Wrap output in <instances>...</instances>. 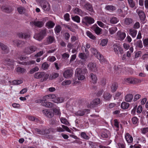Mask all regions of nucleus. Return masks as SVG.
<instances>
[{"label":"nucleus","mask_w":148,"mask_h":148,"mask_svg":"<svg viewBox=\"0 0 148 148\" xmlns=\"http://www.w3.org/2000/svg\"><path fill=\"white\" fill-rule=\"evenodd\" d=\"M45 99H51L52 101L56 103H60L64 101V99L63 97H60L54 95H49L44 96Z\"/></svg>","instance_id":"obj_1"},{"label":"nucleus","mask_w":148,"mask_h":148,"mask_svg":"<svg viewBox=\"0 0 148 148\" xmlns=\"http://www.w3.org/2000/svg\"><path fill=\"white\" fill-rule=\"evenodd\" d=\"M85 70H82L80 68L77 69L75 71V75L79 80H83L85 79L84 76Z\"/></svg>","instance_id":"obj_2"},{"label":"nucleus","mask_w":148,"mask_h":148,"mask_svg":"<svg viewBox=\"0 0 148 148\" xmlns=\"http://www.w3.org/2000/svg\"><path fill=\"white\" fill-rule=\"evenodd\" d=\"M40 3V5L44 11H48L50 10V5L47 1L45 0H41Z\"/></svg>","instance_id":"obj_3"},{"label":"nucleus","mask_w":148,"mask_h":148,"mask_svg":"<svg viewBox=\"0 0 148 148\" xmlns=\"http://www.w3.org/2000/svg\"><path fill=\"white\" fill-rule=\"evenodd\" d=\"M46 33L45 30H41L39 33L35 35L34 37V38L39 41L41 40L45 36Z\"/></svg>","instance_id":"obj_4"},{"label":"nucleus","mask_w":148,"mask_h":148,"mask_svg":"<svg viewBox=\"0 0 148 148\" xmlns=\"http://www.w3.org/2000/svg\"><path fill=\"white\" fill-rule=\"evenodd\" d=\"M37 49V47L34 46H30L25 48L23 51L24 53L28 55L30 54Z\"/></svg>","instance_id":"obj_5"},{"label":"nucleus","mask_w":148,"mask_h":148,"mask_svg":"<svg viewBox=\"0 0 148 148\" xmlns=\"http://www.w3.org/2000/svg\"><path fill=\"white\" fill-rule=\"evenodd\" d=\"M113 48L115 53L118 55L119 54V51L121 54H122L124 53L123 48L120 46L119 45L114 44L113 46Z\"/></svg>","instance_id":"obj_6"},{"label":"nucleus","mask_w":148,"mask_h":148,"mask_svg":"<svg viewBox=\"0 0 148 148\" xmlns=\"http://www.w3.org/2000/svg\"><path fill=\"white\" fill-rule=\"evenodd\" d=\"M95 21L94 19L90 17L86 16L83 19V23L86 24H91L93 23Z\"/></svg>","instance_id":"obj_7"},{"label":"nucleus","mask_w":148,"mask_h":148,"mask_svg":"<svg viewBox=\"0 0 148 148\" xmlns=\"http://www.w3.org/2000/svg\"><path fill=\"white\" fill-rule=\"evenodd\" d=\"M30 25L32 27L33 25L39 28L42 27L44 25V23L42 21H33L30 23Z\"/></svg>","instance_id":"obj_8"},{"label":"nucleus","mask_w":148,"mask_h":148,"mask_svg":"<svg viewBox=\"0 0 148 148\" xmlns=\"http://www.w3.org/2000/svg\"><path fill=\"white\" fill-rule=\"evenodd\" d=\"M136 12L141 21H144L146 18V15L144 12L142 10H136Z\"/></svg>","instance_id":"obj_9"},{"label":"nucleus","mask_w":148,"mask_h":148,"mask_svg":"<svg viewBox=\"0 0 148 148\" xmlns=\"http://www.w3.org/2000/svg\"><path fill=\"white\" fill-rule=\"evenodd\" d=\"M42 112L46 116L49 118H52L54 116L53 113L51 111L48 109L43 110Z\"/></svg>","instance_id":"obj_10"},{"label":"nucleus","mask_w":148,"mask_h":148,"mask_svg":"<svg viewBox=\"0 0 148 148\" xmlns=\"http://www.w3.org/2000/svg\"><path fill=\"white\" fill-rule=\"evenodd\" d=\"M1 10L3 12L7 13H10L12 12L13 9L10 6H2L1 8Z\"/></svg>","instance_id":"obj_11"},{"label":"nucleus","mask_w":148,"mask_h":148,"mask_svg":"<svg viewBox=\"0 0 148 148\" xmlns=\"http://www.w3.org/2000/svg\"><path fill=\"white\" fill-rule=\"evenodd\" d=\"M95 33L97 35H99L101 34V29L98 27L96 24L94 25L91 28Z\"/></svg>","instance_id":"obj_12"},{"label":"nucleus","mask_w":148,"mask_h":148,"mask_svg":"<svg viewBox=\"0 0 148 148\" xmlns=\"http://www.w3.org/2000/svg\"><path fill=\"white\" fill-rule=\"evenodd\" d=\"M0 47L2 51V54H6L9 52L10 50L9 48L2 43H1Z\"/></svg>","instance_id":"obj_13"},{"label":"nucleus","mask_w":148,"mask_h":148,"mask_svg":"<svg viewBox=\"0 0 148 148\" xmlns=\"http://www.w3.org/2000/svg\"><path fill=\"white\" fill-rule=\"evenodd\" d=\"M44 99H45V100H42L41 101V105L42 106L47 108H51L53 106V104L52 103L46 101V99H45L44 97Z\"/></svg>","instance_id":"obj_14"},{"label":"nucleus","mask_w":148,"mask_h":148,"mask_svg":"<svg viewBox=\"0 0 148 148\" xmlns=\"http://www.w3.org/2000/svg\"><path fill=\"white\" fill-rule=\"evenodd\" d=\"M89 69L92 71L96 72L97 71V68L95 63L90 62L88 65Z\"/></svg>","instance_id":"obj_15"},{"label":"nucleus","mask_w":148,"mask_h":148,"mask_svg":"<svg viewBox=\"0 0 148 148\" xmlns=\"http://www.w3.org/2000/svg\"><path fill=\"white\" fill-rule=\"evenodd\" d=\"M72 73V70L71 69H69L66 70L64 72L63 75L64 77L66 78L71 77Z\"/></svg>","instance_id":"obj_16"},{"label":"nucleus","mask_w":148,"mask_h":148,"mask_svg":"<svg viewBox=\"0 0 148 148\" xmlns=\"http://www.w3.org/2000/svg\"><path fill=\"white\" fill-rule=\"evenodd\" d=\"M35 131L37 134L41 135H44L48 134L49 133V131L48 129L45 130H40L39 129L36 128L35 129Z\"/></svg>","instance_id":"obj_17"},{"label":"nucleus","mask_w":148,"mask_h":148,"mask_svg":"<svg viewBox=\"0 0 148 148\" xmlns=\"http://www.w3.org/2000/svg\"><path fill=\"white\" fill-rule=\"evenodd\" d=\"M46 39V42H45V44L46 45L51 44L55 41L54 38L52 36H48L47 38Z\"/></svg>","instance_id":"obj_18"},{"label":"nucleus","mask_w":148,"mask_h":148,"mask_svg":"<svg viewBox=\"0 0 148 148\" xmlns=\"http://www.w3.org/2000/svg\"><path fill=\"white\" fill-rule=\"evenodd\" d=\"M117 35L118 39L121 41L123 40L126 36L125 33L121 32H118L117 33Z\"/></svg>","instance_id":"obj_19"},{"label":"nucleus","mask_w":148,"mask_h":148,"mask_svg":"<svg viewBox=\"0 0 148 148\" xmlns=\"http://www.w3.org/2000/svg\"><path fill=\"white\" fill-rule=\"evenodd\" d=\"M13 42L17 46L19 47H23L25 44V42L24 41L21 40H14Z\"/></svg>","instance_id":"obj_20"},{"label":"nucleus","mask_w":148,"mask_h":148,"mask_svg":"<svg viewBox=\"0 0 148 148\" xmlns=\"http://www.w3.org/2000/svg\"><path fill=\"white\" fill-rule=\"evenodd\" d=\"M125 137V139L127 143H130L132 142L133 138L132 136L128 133H127L126 134Z\"/></svg>","instance_id":"obj_21"},{"label":"nucleus","mask_w":148,"mask_h":148,"mask_svg":"<svg viewBox=\"0 0 148 148\" xmlns=\"http://www.w3.org/2000/svg\"><path fill=\"white\" fill-rule=\"evenodd\" d=\"M90 77L91 80V82L95 84L97 83V77L96 75L93 73H91L90 75Z\"/></svg>","instance_id":"obj_22"},{"label":"nucleus","mask_w":148,"mask_h":148,"mask_svg":"<svg viewBox=\"0 0 148 148\" xmlns=\"http://www.w3.org/2000/svg\"><path fill=\"white\" fill-rule=\"evenodd\" d=\"M18 36L19 37L25 39L29 38L30 36L29 34L25 33H21Z\"/></svg>","instance_id":"obj_23"},{"label":"nucleus","mask_w":148,"mask_h":148,"mask_svg":"<svg viewBox=\"0 0 148 148\" xmlns=\"http://www.w3.org/2000/svg\"><path fill=\"white\" fill-rule=\"evenodd\" d=\"M134 22L133 19L130 18H126L124 20V24L126 25H129L132 24Z\"/></svg>","instance_id":"obj_24"},{"label":"nucleus","mask_w":148,"mask_h":148,"mask_svg":"<svg viewBox=\"0 0 148 148\" xmlns=\"http://www.w3.org/2000/svg\"><path fill=\"white\" fill-rule=\"evenodd\" d=\"M118 87V85L117 83L116 82L113 83L111 86V91L112 92H114L116 91Z\"/></svg>","instance_id":"obj_25"},{"label":"nucleus","mask_w":148,"mask_h":148,"mask_svg":"<svg viewBox=\"0 0 148 148\" xmlns=\"http://www.w3.org/2000/svg\"><path fill=\"white\" fill-rule=\"evenodd\" d=\"M112 95L110 93L107 92H105L104 93L103 97L106 100H109L111 98Z\"/></svg>","instance_id":"obj_26"},{"label":"nucleus","mask_w":148,"mask_h":148,"mask_svg":"<svg viewBox=\"0 0 148 148\" xmlns=\"http://www.w3.org/2000/svg\"><path fill=\"white\" fill-rule=\"evenodd\" d=\"M44 75V72H37L34 74V77L35 78L38 79L43 77Z\"/></svg>","instance_id":"obj_27"},{"label":"nucleus","mask_w":148,"mask_h":148,"mask_svg":"<svg viewBox=\"0 0 148 148\" xmlns=\"http://www.w3.org/2000/svg\"><path fill=\"white\" fill-rule=\"evenodd\" d=\"M84 7L86 10L92 12L93 10L92 6L90 4L87 3L84 6Z\"/></svg>","instance_id":"obj_28"},{"label":"nucleus","mask_w":148,"mask_h":148,"mask_svg":"<svg viewBox=\"0 0 148 148\" xmlns=\"http://www.w3.org/2000/svg\"><path fill=\"white\" fill-rule=\"evenodd\" d=\"M134 45L136 46V47L142 48L143 47L142 41L140 40L137 41L134 43Z\"/></svg>","instance_id":"obj_29"},{"label":"nucleus","mask_w":148,"mask_h":148,"mask_svg":"<svg viewBox=\"0 0 148 148\" xmlns=\"http://www.w3.org/2000/svg\"><path fill=\"white\" fill-rule=\"evenodd\" d=\"M133 95L131 94H129L126 95L125 97V100L127 102H130L133 99Z\"/></svg>","instance_id":"obj_30"},{"label":"nucleus","mask_w":148,"mask_h":148,"mask_svg":"<svg viewBox=\"0 0 148 148\" xmlns=\"http://www.w3.org/2000/svg\"><path fill=\"white\" fill-rule=\"evenodd\" d=\"M73 12L75 14L81 16L83 15L82 11L81 9L78 8H76L74 9Z\"/></svg>","instance_id":"obj_31"},{"label":"nucleus","mask_w":148,"mask_h":148,"mask_svg":"<svg viewBox=\"0 0 148 148\" xmlns=\"http://www.w3.org/2000/svg\"><path fill=\"white\" fill-rule=\"evenodd\" d=\"M129 6L131 8H134L136 5V3L134 0H127Z\"/></svg>","instance_id":"obj_32"},{"label":"nucleus","mask_w":148,"mask_h":148,"mask_svg":"<svg viewBox=\"0 0 148 148\" xmlns=\"http://www.w3.org/2000/svg\"><path fill=\"white\" fill-rule=\"evenodd\" d=\"M130 104L125 102H123L121 105L122 108L123 109H127L129 107Z\"/></svg>","instance_id":"obj_33"},{"label":"nucleus","mask_w":148,"mask_h":148,"mask_svg":"<svg viewBox=\"0 0 148 148\" xmlns=\"http://www.w3.org/2000/svg\"><path fill=\"white\" fill-rule=\"evenodd\" d=\"M105 9L109 11H114L116 10V7L112 5H107L105 7Z\"/></svg>","instance_id":"obj_34"},{"label":"nucleus","mask_w":148,"mask_h":148,"mask_svg":"<svg viewBox=\"0 0 148 148\" xmlns=\"http://www.w3.org/2000/svg\"><path fill=\"white\" fill-rule=\"evenodd\" d=\"M109 134V131L105 130L101 134V137L103 138H107L108 137V134Z\"/></svg>","instance_id":"obj_35"},{"label":"nucleus","mask_w":148,"mask_h":148,"mask_svg":"<svg viewBox=\"0 0 148 148\" xmlns=\"http://www.w3.org/2000/svg\"><path fill=\"white\" fill-rule=\"evenodd\" d=\"M119 21V19L116 17H113L110 19V22L111 24H116Z\"/></svg>","instance_id":"obj_36"},{"label":"nucleus","mask_w":148,"mask_h":148,"mask_svg":"<svg viewBox=\"0 0 148 148\" xmlns=\"http://www.w3.org/2000/svg\"><path fill=\"white\" fill-rule=\"evenodd\" d=\"M55 25V23L51 21H49L46 23V26L49 28H52Z\"/></svg>","instance_id":"obj_37"},{"label":"nucleus","mask_w":148,"mask_h":148,"mask_svg":"<svg viewBox=\"0 0 148 148\" xmlns=\"http://www.w3.org/2000/svg\"><path fill=\"white\" fill-rule=\"evenodd\" d=\"M130 32L133 38H134L136 35L137 31L134 29H130Z\"/></svg>","instance_id":"obj_38"},{"label":"nucleus","mask_w":148,"mask_h":148,"mask_svg":"<svg viewBox=\"0 0 148 148\" xmlns=\"http://www.w3.org/2000/svg\"><path fill=\"white\" fill-rule=\"evenodd\" d=\"M86 34L87 36L90 39L95 40L96 39V38L90 32L88 31L86 32Z\"/></svg>","instance_id":"obj_39"},{"label":"nucleus","mask_w":148,"mask_h":148,"mask_svg":"<svg viewBox=\"0 0 148 148\" xmlns=\"http://www.w3.org/2000/svg\"><path fill=\"white\" fill-rule=\"evenodd\" d=\"M117 30V28L115 27H112L109 28V31L110 33L111 34H114Z\"/></svg>","instance_id":"obj_40"},{"label":"nucleus","mask_w":148,"mask_h":148,"mask_svg":"<svg viewBox=\"0 0 148 148\" xmlns=\"http://www.w3.org/2000/svg\"><path fill=\"white\" fill-rule=\"evenodd\" d=\"M17 72H19L20 73H23L26 72V70L25 69L21 68L19 66L17 67L16 69Z\"/></svg>","instance_id":"obj_41"},{"label":"nucleus","mask_w":148,"mask_h":148,"mask_svg":"<svg viewBox=\"0 0 148 148\" xmlns=\"http://www.w3.org/2000/svg\"><path fill=\"white\" fill-rule=\"evenodd\" d=\"M108 42V39H103L101 40L100 45L103 47L106 46Z\"/></svg>","instance_id":"obj_42"},{"label":"nucleus","mask_w":148,"mask_h":148,"mask_svg":"<svg viewBox=\"0 0 148 148\" xmlns=\"http://www.w3.org/2000/svg\"><path fill=\"white\" fill-rule=\"evenodd\" d=\"M98 55V57H96L100 60L101 62H105L106 60L103 56L99 53Z\"/></svg>","instance_id":"obj_43"},{"label":"nucleus","mask_w":148,"mask_h":148,"mask_svg":"<svg viewBox=\"0 0 148 148\" xmlns=\"http://www.w3.org/2000/svg\"><path fill=\"white\" fill-rule=\"evenodd\" d=\"M86 111L88 112L89 111L88 110H85L83 111H78L76 114L77 116H83L84 114L86 112Z\"/></svg>","instance_id":"obj_44"},{"label":"nucleus","mask_w":148,"mask_h":148,"mask_svg":"<svg viewBox=\"0 0 148 148\" xmlns=\"http://www.w3.org/2000/svg\"><path fill=\"white\" fill-rule=\"evenodd\" d=\"M91 51L92 53L96 57H98L99 53L97 51L95 48H92L91 49Z\"/></svg>","instance_id":"obj_45"},{"label":"nucleus","mask_w":148,"mask_h":148,"mask_svg":"<svg viewBox=\"0 0 148 148\" xmlns=\"http://www.w3.org/2000/svg\"><path fill=\"white\" fill-rule=\"evenodd\" d=\"M79 57L80 58L83 60H86L87 58V56L85 53H79Z\"/></svg>","instance_id":"obj_46"},{"label":"nucleus","mask_w":148,"mask_h":148,"mask_svg":"<svg viewBox=\"0 0 148 148\" xmlns=\"http://www.w3.org/2000/svg\"><path fill=\"white\" fill-rule=\"evenodd\" d=\"M49 66L48 64L46 62H45L42 65L41 68L44 70L47 69Z\"/></svg>","instance_id":"obj_47"},{"label":"nucleus","mask_w":148,"mask_h":148,"mask_svg":"<svg viewBox=\"0 0 148 148\" xmlns=\"http://www.w3.org/2000/svg\"><path fill=\"white\" fill-rule=\"evenodd\" d=\"M59 74L57 73H54L50 75L49 79H53L59 76Z\"/></svg>","instance_id":"obj_48"},{"label":"nucleus","mask_w":148,"mask_h":148,"mask_svg":"<svg viewBox=\"0 0 148 148\" xmlns=\"http://www.w3.org/2000/svg\"><path fill=\"white\" fill-rule=\"evenodd\" d=\"M17 10L20 14H22L25 12V9L23 7H20L17 8Z\"/></svg>","instance_id":"obj_49"},{"label":"nucleus","mask_w":148,"mask_h":148,"mask_svg":"<svg viewBox=\"0 0 148 148\" xmlns=\"http://www.w3.org/2000/svg\"><path fill=\"white\" fill-rule=\"evenodd\" d=\"M60 121L62 123L66 125H68L69 123L67 119L65 118L62 117L60 119Z\"/></svg>","instance_id":"obj_50"},{"label":"nucleus","mask_w":148,"mask_h":148,"mask_svg":"<svg viewBox=\"0 0 148 148\" xmlns=\"http://www.w3.org/2000/svg\"><path fill=\"white\" fill-rule=\"evenodd\" d=\"M100 101L99 99H96L93 101L92 104L93 105H97L100 103Z\"/></svg>","instance_id":"obj_51"},{"label":"nucleus","mask_w":148,"mask_h":148,"mask_svg":"<svg viewBox=\"0 0 148 148\" xmlns=\"http://www.w3.org/2000/svg\"><path fill=\"white\" fill-rule=\"evenodd\" d=\"M54 29L56 34L59 33L61 30V27L60 25H57L55 27Z\"/></svg>","instance_id":"obj_52"},{"label":"nucleus","mask_w":148,"mask_h":148,"mask_svg":"<svg viewBox=\"0 0 148 148\" xmlns=\"http://www.w3.org/2000/svg\"><path fill=\"white\" fill-rule=\"evenodd\" d=\"M72 18L74 21L78 23H79L80 21V18L78 16H73Z\"/></svg>","instance_id":"obj_53"},{"label":"nucleus","mask_w":148,"mask_h":148,"mask_svg":"<svg viewBox=\"0 0 148 148\" xmlns=\"http://www.w3.org/2000/svg\"><path fill=\"white\" fill-rule=\"evenodd\" d=\"M80 135L81 136L85 139L88 140L89 138V137L87 136L85 132H81Z\"/></svg>","instance_id":"obj_54"},{"label":"nucleus","mask_w":148,"mask_h":148,"mask_svg":"<svg viewBox=\"0 0 148 148\" xmlns=\"http://www.w3.org/2000/svg\"><path fill=\"white\" fill-rule=\"evenodd\" d=\"M132 80L133 81V84L140 83L141 82V80L136 78H133Z\"/></svg>","instance_id":"obj_55"},{"label":"nucleus","mask_w":148,"mask_h":148,"mask_svg":"<svg viewBox=\"0 0 148 148\" xmlns=\"http://www.w3.org/2000/svg\"><path fill=\"white\" fill-rule=\"evenodd\" d=\"M23 83V81L21 80H15L13 81V84L14 85H18Z\"/></svg>","instance_id":"obj_56"},{"label":"nucleus","mask_w":148,"mask_h":148,"mask_svg":"<svg viewBox=\"0 0 148 148\" xmlns=\"http://www.w3.org/2000/svg\"><path fill=\"white\" fill-rule=\"evenodd\" d=\"M43 53L44 52L43 51H40L36 54L34 56V57L35 58H38L40 57L41 56Z\"/></svg>","instance_id":"obj_57"},{"label":"nucleus","mask_w":148,"mask_h":148,"mask_svg":"<svg viewBox=\"0 0 148 148\" xmlns=\"http://www.w3.org/2000/svg\"><path fill=\"white\" fill-rule=\"evenodd\" d=\"M97 23L100 27L102 28H105L106 26L105 25L100 21H98Z\"/></svg>","instance_id":"obj_58"},{"label":"nucleus","mask_w":148,"mask_h":148,"mask_svg":"<svg viewBox=\"0 0 148 148\" xmlns=\"http://www.w3.org/2000/svg\"><path fill=\"white\" fill-rule=\"evenodd\" d=\"M5 63L8 65H10L12 64L13 62L10 59L7 58L5 60Z\"/></svg>","instance_id":"obj_59"},{"label":"nucleus","mask_w":148,"mask_h":148,"mask_svg":"<svg viewBox=\"0 0 148 148\" xmlns=\"http://www.w3.org/2000/svg\"><path fill=\"white\" fill-rule=\"evenodd\" d=\"M50 123L52 125H56L57 124V121L55 119H51L50 121Z\"/></svg>","instance_id":"obj_60"},{"label":"nucleus","mask_w":148,"mask_h":148,"mask_svg":"<svg viewBox=\"0 0 148 148\" xmlns=\"http://www.w3.org/2000/svg\"><path fill=\"white\" fill-rule=\"evenodd\" d=\"M71 83L70 80H65L63 81L62 83V85L63 86L69 85Z\"/></svg>","instance_id":"obj_61"},{"label":"nucleus","mask_w":148,"mask_h":148,"mask_svg":"<svg viewBox=\"0 0 148 148\" xmlns=\"http://www.w3.org/2000/svg\"><path fill=\"white\" fill-rule=\"evenodd\" d=\"M48 60L51 62H53L56 60V58L53 56L49 57L48 58Z\"/></svg>","instance_id":"obj_62"},{"label":"nucleus","mask_w":148,"mask_h":148,"mask_svg":"<svg viewBox=\"0 0 148 148\" xmlns=\"http://www.w3.org/2000/svg\"><path fill=\"white\" fill-rule=\"evenodd\" d=\"M133 78H127L125 79V81L127 82H128L129 83H130L131 84H133Z\"/></svg>","instance_id":"obj_63"},{"label":"nucleus","mask_w":148,"mask_h":148,"mask_svg":"<svg viewBox=\"0 0 148 148\" xmlns=\"http://www.w3.org/2000/svg\"><path fill=\"white\" fill-rule=\"evenodd\" d=\"M143 43L145 47H148V38H146L144 40Z\"/></svg>","instance_id":"obj_64"}]
</instances>
